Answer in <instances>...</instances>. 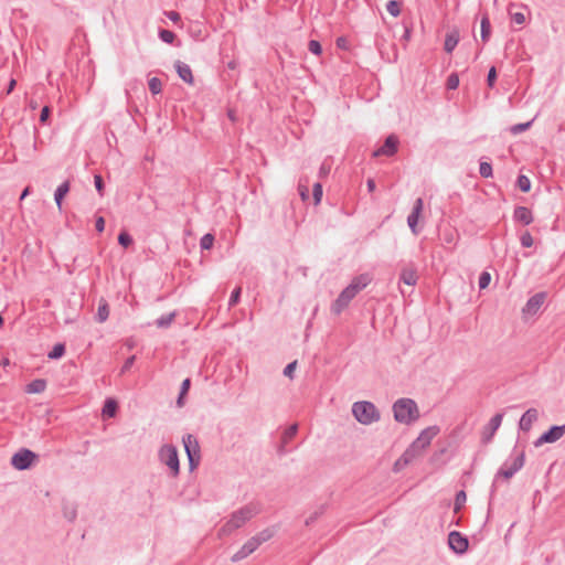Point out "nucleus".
I'll use <instances>...</instances> for the list:
<instances>
[{
  "instance_id": "nucleus-55",
  "label": "nucleus",
  "mask_w": 565,
  "mask_h": 565,
  "mask_svg": "<svg viewBox=\"0 0 565 565\" xmlns=\"http://www.w3.org/2000/svg\"><path fill=\"white\" fill-rule=\"evenodd\" d=\"M190 386H191V380L190 379L183 380L181 387H180L181 395H186L190 390Z\"/></svg>"
},
{
  "instance_id": "nucleus-20",
  "label": "nucleus",
  "mask_w": 565,
  "mask_h": 565,
  "mask_svg": "<svg viewBox=\"0 0 565 565\" xmlns=\"http://www.w3.org/2000/svg\"><path fill=\"white\" fill-rule=\"evenodd\" d=\"M460 35L457 29L450 30L445 38L444 49L447 53H451L459 42Z\"/></svg>"
},
{
  "instance_id": "nucleus-32",
  "label": "nucleus",
  "mask_w": 565,
  "mask_h": 565,
  "mask_svg": "<svg viewBox=\"0 0 565 565\" xmlns=\"http://www.w3.org/2000/svg\"><path fill=\"white\" fill-rule=\"evenodd\" d=\"M158 35L159 39L167 44H172L175 40V34L167 29H160Z\"/></svg>"
},
{
  "instance_id": "nucleus-46",
  "label": "nucleus",
  "mask_w": 565,
  "mask_h": 565,
  "mask_svg": "<svg viewBox=\"0 0 565 565\" xmlns=\"http://www.w3.org/2000/svg\"><path fill=\"white\" fill-rule=\"evenodd\" d=\"M520 242L523 247H531L533 245V237L529 232H525L521 235Z\"/></svg>"
},
{
  "instance_id": "nucleus-18",
  "label": "nucleus",
  "mask_w": 565,
  "mask_h": 565,
  "mask_svg": "<svg viewBox=\"0 0 565 565\" xmlns=\"http://www.w3.org/2000/svg\"><path fill=\"white\" fill-rule=\"evenodd\" d=\"M417 271L414 266L405 267L402 269L399 275V281L408 285V286H415L417 284Z\"/></svg>"
},
{
  "instance_id": "nucleus-22",
  "label": "nucleus",
  "mask_w": 565,
  "mask_h": 565,
  "mask_svg": "<svg viewBox=\"0 0 565 565\" xmlns=\"http://www.w3.org/2000/svg\"><path fill=\"white\" fill-rule=\"evenodd\" d=\"M68 192H70V182L68 181H64L56 188L55 193H54V200H55V203L58 206V209L62 207L63 199L65 198V195Z\"/></svg>"
},
{
  "instance_id": "nucleus-37",
  "label": "nucleus",
  "mask_w": 565,
  "mask_h": 565,
  "mask_svg": "<svg viewBox=\"0 0 565 565\" xmlns=\"http://www.w3.org/2000/svg\"><path fill=\"white\" fill-rule=\"evenodd\" d=\"M386 10L393 17L399 15V13H401V2H398L396 0H390L386 3Z\"/></svg>"
},
{
  "instance_id": "nucleus-30",
  "label": "nucleus",
  "mask_w": 565,
  "mask_h": 565,
  "mask_svg": "<svg viewBox=\"0 0 565 565\" xmlns=\"http://www.w3.org/2000/svg\"><path fill=\"white\" fill-rule=\"evenodd\" d=\"M298 433V424H292L289 427H287L282 435L281 440L284 444H288Z\"/></svg>"
},
{
  "instance_id": "nucleus-24",
  "label": "nucleus",
  "mask_w": 565,
  "mask_h": 565,
  "mask_svg": "<svg viewBox=\"0 0 565 565\" xmlns=\"http://www.w3.org/2000/svg\"><path fill=\"white\" fill-rule=\"evenodd\" d=\"M118 409V403L114 398H107L104 403L102 413L106 417H115Z\"/></svg>"
},
{
  "instance_id": "nucleus-52",
  "label": "nucleus",
  "mask_w": 565,
  "mask_h": 565,
  "mask_svg": "<svg viewBox=\"0 0 565 565\" xmlns=\"http://www.w3.org/2000/svg\"><path fill=\"white\" fill-rule=\"evenodd\" d=\"M298 191L302 201H307L309 199V190L307 185L299 183Z\"/></svg>"
},
{
  "instance_id": "nucleus-13",
  "label": "nucleus",
  "mask_w": 565,
  "mask_h": 565,
  "mask_svg": "<svg viewBox=\"0 0 565 565\" xmlns=\"http://www.w3.org/2000/svg\"><path fill=\"white\" fill-rule=\"evenodd\" d=\"M423 207H424L423 199L422 198L416 199V201L413 205L412 212L407 216V225H408L409 230L412 231V233L415 235L418 234L417 225H418L419 216L423 212Z\"/></svg>"
},
{
  "instance_id": "nucleus-19",
  "label": "nucleus",
  "mask_w": 565,
  "mask_h": 565,
  "mask_svg": "<svg viewBox=\"0 0 565 565\" xmlns=\"http://www.w3.org/2000/svg\"><path fill=\"white\" fill-rule=\"evenodd\" d=\"M513 217L515 221L524 225H529L533 221L532 212L526 206H516L514 210Z\"/></svg>"
},
{
  "instance_id": "nucleus-17",
  "label": "nucleus",
  "mask_w": 565,
  "mask_h": 565,
  "mask_svg": "<svg viewBox=\"0 0 565 565\" xmlns=\"http://www.w3.org/2000/svg\"><path fill=\"white\" fill-rule=\"evenodd\" d=\"M174 68L179 75V77L188 83V84H193L194 82V78H193V74H192V70L190 67V65H188L186 63H183L181 61H177L174 63Z\"/></svg>"
},
{
  "instance_id": "nucleus-60",
  "label": "nucleus",
  "mask_w": 565,
  "mask_h": 565,
  "mask_svg": "<svg viewBox=\"0 0 565 565\" xmlns=\"http://www.w3.org/2000/svg\"><path fill=\"white\" fill-rule=\"evenodd\" d=\"M407 463H405V459L403 458V456L395 462L394 465V470L395 471H398L403 466H406Z\"/></svg>"
},
{
  "instance_id": "nucleus-7",
  "label": "nucleus",
  "mask_w": 565,
  "mask_h": 565,
  "mask_svg": "<svg viewBox=\"0 0 565 565\" xmlns=\"http://www.w3.org/2000/svg\"><path fill=\"white\" fill-rule=\"evenodd\" d=\"M158 457L162 463L169 467L173 477H177L180 473V461L175 446L171 444L163 445L159 449Z\"/></svg>"
},
{
  "instance_id": "nucleus-26",
  "label": "nucleus",
  "mask_w": 565,
  "mask_h": 565,
  "mask_svg": "<svg viewBox=\"0 0 565 565\" xmlns=\"http://www.w3.org/2000/svg\"><path fill=\"white\" fill-rule=\"evenodd\" d=\"M109 317V307L105 300H102L97 308L96 320L98 322H105Z\"/></svg>"
},
{
  "instance_id": "nucleus-40",
  "label": "nucleus",
  "mask_w": 565,
  "mask_h": 565,
  "mask_svg": "<svg viewBox=\"0 0 565 565\" xmlns=\"http://www.w3.org/2000/svg\"><path fill=\"white\" fill-rule=\"evenodd\" d=\"M322 194V184L320 182L315 183L312 189V196L316 205H318L321 202Z\"/></svg>"
},
{
  "instance_id": "nucleus-16",
  "label": "nucleus",
  "mask_w": 565,
  "mask_h": 565,
  "mask_svg": "<svg viewBox=\"0 0 565 565\" xmlns=\"http://www.w3.org/2000/svg\"><path fill=\"white\" fill-rule=\"evenodd\" d=\"M257 545H255V542L252 540H247L243 546L231 557V561L236 563L244 558H246L248 555H250L253 552L257 550Z\"/></svg>"
},
{
  "instance_id": "nucleus-23",
  "label": "nucleus",
  "mask_w": 565,
  "mask_h": 565,
  "mask_svg": "<svg viewBox=\"0 0 565 565\" xmlns=\"http://www.w3.org/2000/svg\"><path fill=\"white\" fill-rule=\"evenodd\" d=\"M275 534V531L270 527L264 529L256 535L252 536V540L255 542V545L259 547L263 543L269 541Z\"/></svg>"
},
{
  "instance_id": "nucleus-50",
  "label": "nucleus",
  "mask_w": 565,
  "mask_h": 565,
  "mask_svg": "<svg viewBox=\"0 0 565 565\" xmlns=\"http://www.w3.org/2000/svg\"><path fill=\"white\" fill-rule=\"evenodd\" d=\"M531 124H532L531 121H527V122H524V124H518V125H514V126L511 128V131H512L513 134L522 132V131H524V130L529 129V128H530V126H531Z\"/></svg>"
},
{
  "instance_id": "nucleus-8",
  "label": "nucleus",
  "mask_w": 565,
  "mask_h": 565,
  "mask_svg": "<svg viewBox=\"0 0 565 565\" xmlns=\"http://www.w3.org/2000/svg\"><path fill=\"white\" fill-rule=\"evenodd\" d=\"M183 446L189 460L190 470H194L201 460L200 445L195 436L188 434L183 436Z\"/></svg>"
},
{
  "instance_id": "nucleus-56",
  "label": "nucleus",
  "mask_w": 565,
  "mask_h": 565,
  "mask_svg": "<svg viewBox=\"0 0 565 565\" xmlns=\"http://www.w3.org/2000/svg\"><path fill=\"white\" fill-rule=\"evenodd\" d=\"M166 15L168 17L169 20H171L174 23H177L181 20V15L177 11H168V12H166Z\"/></svg>"
},
{
  "instance_id": "nucleus-64",
  "label": "nucleus",
  "mask_w": 565,
  "mask_h": 565,
  "mask_svg": "<svg viewBox=\"0 0 565 565\" xmlns=\"http://www.w3.org/2000/svg\"><path fill=\"white\" fill-rule=\"evenodd\" d=\"M184 396L185 395H181V393H179V396H178V399H177V405L179 407H182L184 405Z\"/></svg>"
},
{
  "instance_id": "nucleus-39",
  "label": "nucleus",
  "mask_w": 565,
  "mask_h": 565,
  "mask_svg": "<svg viewBox=\"0 0 565 565\" xmlns=\"http://www.w3.org/2000/svg\"><path fill=\"white\" fill-rule=\"evenodd\" d=\"M241 295H242V288L241 287H236V288L233 289V291L231 292L230 299H228V307L230 308L235 307L239 302Z\"/></svg>"
},
{
  "instance_id": "nucleus-45",
  "label": "nucleus",
  "mask_w": 565,
  "mask_h": 565,
  "mask_svg": "<svg viewBox=\"0 0 565 565\" xmlns=\"http://www.w3.org/2000/svg\"><path fill=\"white\" fill-rule=\"evenodd\" d=\"M494 435V416H492L486 426V441H489L490 438Z\"/></svg>"
},
{
  "instance_id": "nucleus-9",
  "label": "nucleus",
  "mask_w": 565,
  "mask_h": 565,
  "mask_svg": "<svg viewBox=\"0 0 565 565\" xmlns=\"http://www.w3.org/2000/svg\"><path fill=\"white\" fill-rule=\"evenodd\" d=\"M38 455L30 449L21 448L11 457V465L17 470L30 469L36 460Z\"/></svg>"
},
{
  "instance_id": "nucleus-25",
  "label": "nucleus",
  "mask_w": 565,
  "mask_h": 565,
  "mask_svg": "<svg viewBox=\"0 0 565 565\" xmlns=\"http://www.w3.org/2000/svg\"><path fill=\"white\" fill-rule=\"evenodd\" d=\"M177 316V312L173 311V312H170V313H166V315H162L161 317H159L157 320H156V326L158 328H161V329H166V328H169L171 326V323L173 322L174 318Z\"/></svg>"
},
{
  "instance_id": "nucleus-38",
  "label": "nucleus",
  "mask_w": 565,
  "mask_h": 565,
  "mask_svg": "<svg viewBox=\"0 0 565 565\" xmlns=\"http://www.w3.org/2000/svg\"><path fill=\"white\" fill-rule=\"evenodd\" d=\"M479 173L483 178L492 175V164L489 161H481L479 167Z\"/></svg>"
},
{
  "instance_id": "nucleus-34",
  "label": "nucleus",
  "mask_w": 565,
  "mask_h": 565,
  "mask_svg": "<svg viewBox=\"0 0 565 565\" xmlns=\"http://www.w3.org/2000/svg\"><path fill=\"white\" fill-rule=\"evenodd\" d=\"M63 515L70 522H74L76 516H77V511H76L75 505H73V504L64 505V508H63Z\"/></svg>"
},
{
  "instance_id": "nucleus-28",
  "label": "nucleus",
  "mask_w": 565,
  "mask_h": 565,
  "mask_svg": "<svg viewBox=\"0 0 565 565\" xmlns=\"http://www.w3.org/2000/svg\"><path fill=\"white\" fill-rule=\"evenodd\" d=\"M467 501V494L465 490H460L456 493L455 502H454V513L457 514L463 508Z\"/></svg>"
},
{
  "instance_id": "nucleus-62",
  "label": "nucleus",
  "mask_w": 565,
  "mask_h": 565,
  "mask_svg": "<svg viewBox=\"0 0 565 565\" xmlns=\"http://www.w3.org/2000/svg\"><path fill=\"white\" fill-rule=\"evenodd\" d=\"M31 193V186H25L20 195V201H23Z\"/></svg>"
},
{
  "instance_id": "nucleus-42",
  "label": "nucleus",
  "mask_w": 565,
  "mask_h": 565,
  "mask_svg": "<svg viewBox=\"0 0 565 565\" xmlns=\"http://www.w3.org/2000/svg\"><path fill=\"white\" fill-rule=\"evenodd\" d=\"M491 282V274L489 271H482L479 276V288L484 289L487 288Z\"/></svg>"
},
{
  "instance_id": "nucleus-53",
  "label": "nucleus",
  "mask_w": 565,
  "mask_h": 565,
  "mask_svg": "<svg viewBox=\"0 0 565 565\" xmlns=\"http://www.w3.org/2000/svg\"><path fill=\"white\" fill-rule=\"evenodd\" d=\"M135 360H136L135 355H131V356L127 358L126 361L124 362L122 367H121V373H126L128 370H130V367L135 363Z\"/></svg>"
},
{
  "instance_id": "nucleus-33",
  "label": "nucleus",
  "mask_w": 565,
  "mask_h": 565,
  "mask_svg": "<svg viewBox=\"0 0 565 565\" xmlns=\"http://www.w3.org/2000/svg\"><path fill=\"white\" fill-rule=\"evenodd\" d=\"M516 185L522 192H529L531 190V181L524 175L520 174L516 179Z\"/></svg>"
},
{
  "instance_id": "nucleus-1",
  "label": "nucleus",
  "mask_w": 565,
  "mask_h": 565,
  "mask_svg": "<svg viewBox=\"0 0 565 565\" xmlns=\"http://www.w3.org/2000/svg\"><path fill=\"white\" fill-rule=\"evenodd\" d=\"M260 512V507L257 503H248L241 509L234 511L230 519L218 530V536H227L235 530L242 527L247 521Z\"/></svg>"
},
{
  "instance_id": "nucleus-10",
  "label": "nucleus",
  "mask_w": 565,
  "mask_h": 565,
  "mask_svg": "<svg viewBox=\"0 0 565 565\" xmlns=\"http://www.w3.org/2000/svg\"><path fill=\"white\" fill-rule=\"evenodd\" d=\"M565 434V425L551 426L548 430L543 433L535 441L536 447L543 444H552L561 439Z\"/></svg>"
},
{
  "instance_id": "nucleus-63",
  "label": "nucleus",
  "mask_w": 565,
  "mask_h": 565,
  "mask_svg": "<svg viewBox=\"0 0 565 565\" xmlns=\"http://www.w3.org/2000/svg\"><path fill=\"white\" fill-rule=\"evenodd\" d=\"M403 40L408 41L411 39V29L405 26L404 28V34L402 36Z\"/></svg>"
},
{
  "instance_id": "nucleus-49",
  "label": "nucleus",
  "mask_w": 565,
  "mask_h": 565,
  "mask_svg": "<svg viewBox=\"0 0 565 565\" xmlns=\"http://www.w3.org/2000/svg\"><path fill=\"white\" fill-rule=\"evenodd\" d=\"M296 366H297V361L288 363L284 369V375L288 376V377H292Z\"/></svg>"
},
{
  "instance_id": "nucleus-31",
  "label": "nucleus",
  "mask_w": 565,
  "mask_h": 565,
  "mask_svg": "<svg viewBox=\"0 0 565 565\" xmlns=\"http://www.w3.org/2000/svg\"><path fill=\"white\" fill-rule=\"evenodd\" d=\"M149 90L152 95H158L162 92V82L158 77H151L148 79Z\"/></svg>"
},
{
  "instance_id": "nucleus-36",
  "label": "nucleus",
  "mask_w": 565,
  "mask_h": 565,
  "mask_svg": "<svg viewBox=\"0 0 565 565\" xmlns=\"http://www.w3.org/2000/svg\"><path fill=\"white\" fill-rule=\"evenodd\" d=\"M214 243V236L211 233L204 234L200 239L201 249H211Z\"/></svg>"
},
{
  "instance_id": "nucleus-27",
  "label": "nucleus",
  "mask_w": 565,
  "mask_h": 565,
  "mask_svg": "<svg viewBox=\"0 0 565 565\" xmlns=\"http://www.w3.org/2000/svg\"><path fill=\"white\" fill-rule=\"evenodd\" d=\"M491 23L487 15L481 19V40L483 43L488 42L491 36Z\"/></svg>"
},
{
  "instance_id": "nucleus-12",
  "label": "nucleus",
  "mask_w": 565,
  "mask_h": 565,
  "mask_svg": "<svg viewBox=\"0 0 565 565\" xmlns=\"http://www.w3.org/2000/svg\"><path fill=\"white\" fill-rule=\"evenodd\" d=\"M398 143H399V141H398V138L396 135L392 134V135L387 136L384 140L383 146L373 152V157L377 158L381 156H386V157L394 156L398 150Z\"/></svg>"
},
{
  "instance_id": "nucleus-47",
  "label": "nucleus",
  "mask_w": 565,
  "mask_h": 565,
  "mask_svg": "<svg viewBox=\"0 0 565 565\" xmlns=\"http://www.w3.org/2000/svg\"><path fill=\"white\" fill-rule=\"evenodd\" d=\"M50 116H51V108L49 106H44L40 113V122L43 125L46 124Z\"/></svg>"
},
{
  "instance_id": "nucleus-35",
  "label": "nucleus",
  "mask_w": 565,
  "mask_h": 565,
  "mask_svg": "<svg viewBox=\"0 0 565 565\" xmlns=\"http://www.w3.org/2000/svg\"><path fill=\"white\" fill-rule=\"evenodd\" d=\"M118 243L122 247L127 248L130 245H132L134 239H132L131 235L127 231H121L119 233V235H118Z\"/></svg>"
},
{
  "instance_id": "nucleus-43",
  "label": "nucleus",
  "mask_w": 565,
  "mask_h": 565,
  "mask_svg": "<svg viewBox=\"0 0 565 565\" xmlns=\"http://www.w3.org/2000/svg\"><path fill=\"white\" fill-rule=\"evenodd\" d=\"M308 50L315 54L320 55L322 53V46L319 41L317 40H310L308 43Z\"/></svg>"
},
{
  "instance_id": "nucleus-57",
  "label": "nucleus",
  "mask_w": 565,
  "mask_h": 565,
  "mask_svg": "<svg viewBox=\"0 0 565 565\" xmlns=\"http://www.w3.org/2000/svg\"><path fill=\"white\" fill-rule=\"evenodd\" d=\"M96 231L102 233L105 230V218L103 216L96 217L95 222Z\"/></svg>"
},
{
  "instance_id": "nucleus-6",
  "label": "nucleus",
  "mask_w": 565,
  "mask_h": 565,
  "mask_svg": "<svg viewBox=\"0 0 565 565\" xmlns=\"http://www.w3.org/2000/svg\"><path fill=\"white\" fill-rule=\"evenodd\" d=\"M524 461V450L514 448L511 456L502 463L498 475L509 479L523 467Z\"/></svg>"
},
{
  "instance_id": "nucleus-29",
  "label": "nucleus",
  "mask_w": 565,
  "mask_h": 565,
  "mask_svg": "<svg viewBox=\"0 0 565 565\" xmlns=\"http://www.w3.org/2000/svg\"><path fill=\"white\" fill-rule=\"evenodd\" d=\"M66 348L64 343H56L53 349L47 353L51 360H58L65 354Z\"/></svg>"
},
{
  "instance_id": "nucleus-59",
  "label": "nucleus",
  "mask_w": 565,
  "mask_h": 565,
  "mask_svg": "<svg viewBox=\"0 0 565 565\" xmlns=\"http://www.w3.org/2000/svg\"><path fill=\"white\" fill-rule=\"evenodd\" d=\"M287 445L288 444H284V441L280 440V445L278 446V449H277V452L279 456H284L288 452Z\"/></svg>"
},
{
  "instance_id": "nucleus-41",
  "label": "nucleus",
  "mask_w": 565,
  "mask_h": 565,
  "mask_svg": "<svg viewBox=\"0 0 565 565\" xmlns=\"http://www.w3.org/2000/svg\"><path fill=\"white\" fill-rule=\"evenodd\" d=\"M459 86V77L457 73H451L446 82L447 89H456Z\"/></svg>"
},
{
  "instance_id": "nucleus-44",
  "label": "nucleus",
  "mask_w": 565,
  "mask_h": 565,
  "mask_svg": "<svg viewBox=\"0 0 565 565\" xmlns=\"http://www.w3.org/2000/svg\"><path fill=\"white\" fill-rule=\"evenodd\" d=\"M94 184H95V188H96V191L98 192V194L100 196H104L105 183H104L103 177L100 174L94 175Z\"/></svg>"
},
{
  "instance_id": "nucleus-15",
  "label": "nucleus",
  "mask_w": 565,
  "mask_h": 565,
  "mask_svg": "<svg viewBox=\"0 0 565 565\" xmlns=\"http://www.w3.org/2000/svg\"><path fill=\"white\" fill-rule=\"evenodd\" d=\"M539 412L536 408H529L520 418L519 428L529 431L532 425L537 420Z\"/></svg>"
},
{
  "instance_id": "nucleus-14",
  "label": "nucleus",
  "mask_w": 565,
  "mask_h": 565,
  "mask_svg": "<svg viewBox=\"0 0 565 565\" xmlns=\"http://www.w3.org/2000/svg\"><path fill=\"white\" fill-rule=\"evenodd\" d=\"M546 299L545 292H537L534 296H532L525 303L523 308V313L526 316H534L539 312L541 307L543 306L544 301Z\"/></svg>"
},
{
  "instance_id": "nucleus-58",
  "label": "nucleus",
  "mask_w": 565,
  "mask_h": 565,
  "mask_svg": "<svg viewBox=\"0 0 565 565\" xmlns=\"http://www.w3.org/2000/svg\"><path fill=\"white\" fill-rule=\"evenodd\" d=\"M321 513H322V510L321 511H316L310 516H308L307 520H306V525L312 524L319 518V515Z\"/></svg>"
},
{
  "instance_id": "nucleus-5",
  "label": "nucleus",
  "mask_w": 565,
  "mask_h": 565,
  "mask_svg": "<svg viewBox=\"0 0 565 565\" xmlns=\"http://www.w3.org/2000/svg\"><path fill=\"white\" fill-rule=\"evenodd\" d=\"M352 414L354 418L362 425H371L381 418V414L376 406L369 401L355 402L352 405Z\"/></svg>"
},
{
  "instance_id": "nucleus-11",
  "label": "nucleus",
  "mask_w": 565,
  "mask_h": 565,
  "mask_svg": "<svg viewBox=\"0 0 565 565\" xmlns=\"http://www.w3.org/2000/svg\"><path fill=\"white\" fill-rule=\"evenodd\" d=\"M448 545L456 554H463L469 546L467 536L462 535L458 531H451L448 534Z\"/></svg>"
},
{
  "instance_id": "nucleus-54",
  "label": "nucleus",
  "mask_w": 565,
  "mask_h": 565,
  "mask_svg": "<svg viewBox=\"0 0 565 565\" xmlns=\"http://www.w3.org/2000/svg\"><path fill=\"white\" fill-rule=\"evenodd\" d=\"M487 83L490 88L494 87V65L490 66L488 76H487Z\"/></svg>"
},
{
  "instance_id": "nucleus-61",
  "label": "nucleus",
  "mask_w": 565,
  "mask_h": 565,
  "mask_svg": "<svg viewBox=\"0 0 565 565\" xmlns=\"http://www.w3.org/2000/svg\"><path fill=\"white\" fill-rule=\"evenodd\" d=\"M366 186L369 192H373L376 188L375 181L373 179H367Z\"/></svg>"
},
{
  "instance_id": "nucleus-4",
  "label": "nucleus",
  "mask_w": 565,
  "mask_h": 565,
  "mask_svg": "<svg viewBox=\"0 0 565 565\" xmlns=\"http://www.w3.org/2000/svg\"><path fill=\"white\" fill-rule=\"evenodd\" d=\"M440 429L438 426H429L422 430L419 436L413 441L409 448L403 454V458L405 459V463L411 462V460L415 457L416 452L422 451L426 447H428L435 436L439 434Z\"/></svg>"
},
{
  "instance_id": "nucleus-2",
  "label": "nucleus",
  "mask_w": 565,
  "mask_h": 565,
  "mask_svg": "<svg viewBox=\"0 0 565 565\" xmlns=\"http://www.w3.org/2000/svg\"><path fill=\"white\" fill-rule=\"evenodd\" d=\"M370 282L367 275H359L352 279L331 305V311L340 315L351 302V300L363 290Z\"/></svg>"
},
{
  "instance_id": "nucleus-51",
  "label": "nucleus",
  "mask_w": 565,
  "mask_h": 565,
  "mask_svg": "<svg viewBox=\"0 0 565 565\" xmlns=\"http://www.w3.org/2000/svg\"><path fill=\"white\" fill-rule=\"evenodd\" d=\"M330 170H331V166L329 163H327L326 161L322 162V164L319 168V172H318L319 178H326L330 173Z\"/></svg>"
},
{
  "instance_id": "nucleus-48",
  "label": "nucleus",
  "mask_w": 565,
  "mask_h": 565,
  "mask_svg": "<svg viewBox=\"0 0 565 565\" xmlns=\"http://www.w3.org/2000/svg\"><path fill=\"white\" fill-rule=\"evenodd\" d=\"M511 20L513 23L521 25L525 22V17L522 12L511 13Z\"/></svg>"
},
{
  "instance_id": "nucleus-21",
  "label": "nucleus",
  "mask_w": 565,
  "mask_h": 565,
  "mask_svg": "<svg viewBox=\"0 0 565 565\" xmlns=\"http://www.w3.org/2000/svg\"><path fill=\"white\" fill-rule=\"evenodd\" d=\"M45 388H46V381L43 379H35L26 385L25 392L29 394H40V393L44 392Z\"/></svg>"
},
{
  "instance_id": "nucleus-3",
  "label": "nucleus",
  "mask_w": 565,
  "mask_h": 565,
  "mask_svg": "<svg viewBox=\"0 0 565 565\" xmlns=\"http://www.w3.org/2000/svg\"><path fill=\"white\" fill-rule=\"evenodd\" d=\"M394 419L397 423L409 425L417 420L419 417V411L416 402L412 398H398L393 404Z\"/></svg>"
}]
</instances>
